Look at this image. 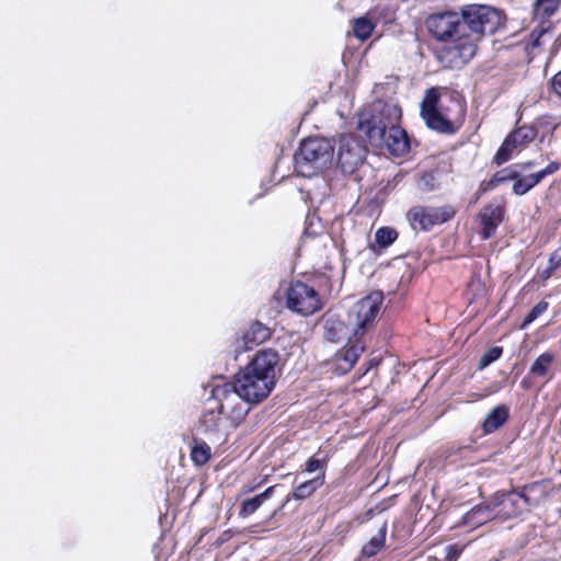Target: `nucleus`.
<instances>
[{
    "mask_svg": "<svg viewBox=\"0 0 561 561\" xmlns=\"http://www.w3.org/2000/svg\"><path fill=\"white\" fill-rule=\"evenodd\" d=\"M280 357L274 348H262L233 376L230 386L252 404L265 400L276 386Z\"/></svg>",
    "mask_w": 561,
    "mask_h": 561,
    "instance_id": "nucleus-1",
    "label": "nucleus"
},
{
    "mask_svg": "<svg viewBox=\"0 0 561 561\" xmlns=\"http://www.w3.org/2000/svg\"><path fill=\"white\" fill-rule=\"evenodd\" d=\"M467 102L457 91L448 88H430L421 102V117L426 126L442 135H455L463 126Z\"/></svg>",
    "mask_w": 561,
    "mask_h": 561,
    "instance_id": "nucleus-2",
    "label": "nucleus"
},
{
    "mask_svg": "<svg viewBox=\"0 0 561 561\" xmlns=\"http://www.w3.org/2000/svg\"><path fill=\"white\" fill-rule=\"evenodd\" d=\"M383 296L379 291L370 293L356 302L354 307L355 327L347 344L337 351L352 368L366 348L364 336L374 330L380 314Z\"/></svg>",
    "mask_w": 561,
    "mask_h": 561,
    "instance_id": "nucleus-3",
    "label": "nucleus"
},
{
    "mask_svg": "<svg viewBox=\"0 0 561 561\" xmlns=\"http://www.w3.org/2000/svg\"><path fill=\"white\" fill-rule=\"evenodd\" d=\"M401 117L402 111L398 104L377 100L360 113L357 128L370 145L381 146L387 131L399 125Z\"/></svg>",
    "mask_w": 561,
    "mask_h": 561,
    "instance_id": "nucleus-4",
    "label": "nucleus"
},
{
    "mask_svg": "<svg viewBox=\"0 0 561 561\" xmlns=\"http://www.w3.org/2000/svg\"><path fill=\"white\" fill-rule=\"evenodd\" d=\"M334 154V144L324 137H309L301 140L294 154L295 170L305 178L319 174L331 165Z\"/></svg>",
    "mask_w": 561,
    "mask_h": 561,
    "instance_id": "nucleus-5",
    "label": "nucleus"
},
{
    "mask_svg": "<svg viewBox=\"0 0 561 561\" xmlns=\"http://www.w3.org/2000/svg\"><path fill=\"white\" fill-rule=\"evenodd\" d=\"M435 39L434 54L445 68H462L478 50V44L472 37H435Z\"/></svg>",
    "mask_w": 561,
    "mask_h": 561,
    "instance_id": "nucleus-6",
    "label": "nucleus"
},
{
    "mask_svg": "<svg viewBox=\"0 0 561 561\" xmlns=\"http://www.w3.org/2000/svg\"><path fill=\"white\" fill-rule=\"evenodd\" d=\"M217 381L213 385L210 397L218 402L219 411L227 416L229 428L236 430L245 420L250 412L249 404L252 403L243 400L224 377H218Z\"/></svg>",
    "mask_w": 561,
    "mask_h": 561,
    "instance_id": "nucleus-7",
    "label": "nucleus"
},
{
    "mask_svg": "<svg viewBox=\"0 0 561 561\" xmlns=\"http://www.w3.org/2000/svg\"><path fill=\"white\" fill-rule=\"evenodd\" d=\"M462 26L478 35H493L502 31L506 24V15L502 10L486 4H466L461 7Z\"/></svg>",
    "mask_w": 561,
    "mask_h": 561,
    "instance_id": "nucleus-8",
    "label": "nucleus"
},
{
    "mask_svg": "<svg viewBox=\"0 0 561 561\" xmlns=\"http://www.w3.org/2000/svg\"><path fill=\"white\" fill-rule=\"evenodd\" d=\"M457 214V208L451 204L440 206L417 204L405 213V220L415 232H430L436 226L451 221Z\"/></svg>",
    "mask_w": 561,
    "mask_h": 561,
    "instance_id": "nucleus-9",
    "label": "nucleus"
},
{
    "mask_svg": "<svg viewBox=\"0 0 561 561\" xmlns=\"http://www.w3.org/2000/svg\"><path fill=\"white\" fill-rule=\"evenodd\" d=\"M285 306L288 310L308 317L323 307L320 294L302 280H291L285 291Z\"/></svg>",
    "mask_w": 561,
    "mask_h": 561,
    "instance_id": "nucleus-10",
    "label": "nucleus"
},
{
    "mask_svg": "<svg viewBox=\"0 0 561 561\" xmlns=\"http://www.w3.org/2000/svg\"><path fill=\"white\" fill-rule=\"evenodd\" d=\"M366 142V138L363 140L353 134L340 136L337 162L344 172L352 173L364 163L368 152Z\"/></svg>",
    "mask_w": 561,
    "mask_h": 561,
    "instance_id": "nucleus-11",
    "label": "nucleus"
},
{
    "mask_svg": "<svg viewBox=\"0 0 561 561\" xmlns=\"http://www.w3.org/2000/svg\"><path fill=\"white\" fill-rule=\"evenodd\" d=\"M491 510L494 511L499 520H507L515 518L523 513V506L517 489L513 488L511 491H496L489 497Z\"/></svg>",
    "mask_w": 561,
    "mask_h": 561,
    "instance_id": "nucleus-12",
    "label": "nucleus"
},
{
    "mask_svg": "<svg viewBox=\"0 0 561 561\" xmlns=\"http://www.w3.org/2000/svg\"><path fill=\"white\" fill-rule=\"evenodd\" d=\"M425 26L431 35H457L462 27V12L432 13L425 19Z\"/></svg>",
    "mask_w": 561,
    "mask_h": 561,
    "instance_id": "nucleus-13",
    "label": "nucleus"
},
{
    "mask_svg": "<svg viewBox=\"0 0 561 561\" xmlns=\"http://www.w3.org/2000/svg\"><path fill=\"white\" fill-rule=\"evenodd\" d=\"M506 209L504 205L488 203L477 215L480 224V239L486 241L496 234L499 226L504 221Z\"/></svg>",
    "mask_w": 561,
    "mask_h": 561,
    "instance_id": "nucleus-14",
    "label": "nucleus"
},
{
    "mask_svg": "<svg viewBox=\"0 0 561 561\" xmlns=\"http://www.w3.org/2000/svg\"><path fill=\"white\" fill-rule=\"evenodd\" d=\"M221 415L224 414L217 408V410L205 411L199 419L198 428L213 442L225 443L231 430L229 424L225 423Z\"/></svg>",
    "mask_w": 561,
    "mask_h": 561,
    "instance_id": "nucleus-15",
    "label": "nucleus"
},
{
    "mask_svg": "<svg viewBox=\"0 0 561 561\" xmlns=\"http://www.w3.org/2000/svg\"><path fill=\"white\" fill-rule=\"evenodd\" d=\"M554 355L550 352L541 353L531 364L526 377L520 381L523 390H530L533 388L531 377L546 378V381L552 379L553 374H550Z\"/></svg>",
    "mask_w": 561,
    "mask_h": 561,
    "instance_id": "nucleus-16",
    "label": "nucleus"
},
{
    "mask_svg": "<svg viewBox=\"0 0 561 561\" xmlns=\"http://www.w3.org/2000/svg\"><path fill=\"white\" fill-rule=\"evenodd\" d=\"M382 144H385L389 152L396 157H401L410 150L408 133L400 124L387 131Z\"/></svg>",
    "mask_w": 561,
    "mask_h": 561,
    "instance_id": "nucleus-17",
    "label": "nucleus"
},
{
    "mask_svg": "<svg viewBox=\"0 0 561 561\" xmlns=\"http://www.w3.org/2000/svg\"><path fill=\"white\" fill-rule=\"evenodd\" d=\"M272 329L260 322L254 321L242 335L244 351H251L272 337Z\"/></svg>",
    "mask_w": 561,
    "mask_h": 561,
    "instance_id": "nucleus-18",
    "label": "nucleus"
},
{
    "mask_svg": "<svg viewBox=\"0 0 561 561\" xmlns=\"http://www.w3.org/2000/svg\"><path fill=\"white\" fill-rule=\"evenodd\" d=\"M516 489L525 506H537L548 495L543 480Z\"/></svg>",
    "mask_w": 561,
    "mask_h": 561,
    "instance_id": "nucleus-19",
    "label": "nucleus"
},
{
    "mask_svg": "<svg viewBox=\"0 0 561 561\" xmlns=\"http://www.w3.org/2000/svg\"><path fill=\"white\" fill-rule=\"evenodd\" d=\"M494 511L491 510L490 501L486 499L467 512L463 516V523L473 527L481 526L490 520L497 519Z\"/></svg>",
    "mask_w": 561,
    "mask_h": 561,
    "instance_id": "nucleus-20",
    "label": "nucleus"
},
{
    "mask_svg": "<svg viewBox=\"0 0 561 561\" xmlns=\"http://www.w3.org/2000/svg\"><path fill=\"white\" fill-rule=\"evenodd\" d=\"M510 417V410L506 405H497L491 410L482 423L485 434H491L503 426Z\"/></svg>",
    "mask_w": 561,
    "mask_h": 561,
    "instance_id": "nucleus-21",
    "label": "nucleus"
},
{
    "mask_svg": "<svg viewBox=\"0 0 561 561\" xmlns=\"http://www.w3.org/2000/svg\"><path fill=\"white\" fill-rule=\"evenodd\" d=\"M388 524L383 522L376 536H374L360 550L363 558H373L377 556L386 547Z\"/></svg>",
    "mask_w": 561,
    "mask_h": 561,
    "instance_id": "nucleus-22",
    "label": "nucleus"
},
{
    "mask_svg": "<svg viewBox=\"0 0 561 561\" xmlns=\"http://www.w3.org/2000/svg\"><path fill=\"white\" fill-rule=\"evenodd\" d=\"M323 484V474H317L314 478L298 484L293 490L291 496L297 501L307 500L311 497Z\"/></svg>",
    "mask_w": 561,
    "mask_h": 561,
    "instance_id": "nucleus-23",
    "label": "nucleus"
},
{
    "mask_svg": "<svg viewBox=\"0 0 561 561\" xmlns=\"http://www.w3.org/2000/svg\"><path fill=\"white\" fill-rule=\"evenodd\" d=\"M517 148H525L537 138L536 126L523 125L507 135Z\"/></svg>",
    "mask_w": 561,
    "mask_h": 561,
    "instance_id": "nucleus-24",
    "label": "nucleus"
},
{
    "mask_svg": "<svg viewBox=\"0 0 561 561\" xmlns=\"http://www.w3.org/2000/svg\"><path fill=\"white\" fill-rule=\"evenodd\" d=\"M540 183L538 176L536 173H531L528 175H520L517 172V176L514 179V184L512 187L513 194L517 196L525 195L528 193L531 188H534L536 185Z\"/></svg>",
    "mask_w": 561,
    "mask_h": 561,
    "instance_id": "nucleus-25",
    "label": "nucleus"
},
{
    "mask_svg": "<svg viewBox=\"0 0 561 561\" xmlns=\"http://www.w3.org/2000/svg\"><path fill=\"white\" fill-rule=\"evenodd\" d=\"M369 14L376 26L379 24L387 25L396 21V11L386 4H377L370 9Z\"/></svg>",
    "mask_w": 561,
    "mask_h": 561,
    "instance_id": "nucleus-26",
    "label": "nucleus"
},
{
    "mask_svg": "<svg viewBox=\"0 0 561 561\" xmlns=\"http://www.w3.org/2000/svg\"><path fill=\"white\" fill-rule=\"evenodd\" d=\"M541 37H530L528 41H522L514 47L522 48L525 53L526 61L531 62L542 50Z\"/></svg>",
    "mask_w": 561,
    "mask_h": 561,
    "instance_id": "nucleus-27",
    "label": "nucleus"
},
{
    "mask_svg": "<svg viewBox=\"0 0 561 561\" xmlns=\"http://www.w3.org/2000/svg\"><path fill=\"white\" fill-rule=\"evenodd\" d=\"M399 237L398 231L388 226L380 227L375 232V242L380 249H387Z\"/></svg>",
    "mask_w": 561,
    "mask_h": 561,
    "instance_id": "nucleus-28",
    "label": "nucleus"
},
{
    "mask_svg": "<svg viewBox=\"0 0 561 561\" xmlns=\"http://www.w3.org/2000/svg\"><path fill=\"white\" fill-rule=\"evenodd\" d=\"M190 456L193 463L201 467L210 459L211 449L205 442H198L192 447Z\"/></svg>",
    "mask_w": 561,
    "mask_h": 561,
    "instance_id": "nucleus-29",
    "label": "nucleus"
},
{
    "mask_svg": "<svg viewBox=\"0 0 561 561\" xmlns=\"http://www.w3.org/2000/svg\"><path fill=\"white\" fill-rule=\"evenodd\" d=\"M375 28L376 24L367 11L365 15L354 19L352 32L353 35H371Z\"/></svg>",
    "mask_w": 561,
    "mask_h": 561,
    "instance_id": "nucleus-30",
    "label": "nucleus"
},
{
    "mask_svg": "<svg viewBox=\"0 0 561 561\" xmlns=\"http://www.w3.org/2000/svg\"><path fill=\"white\" fill-rule=\"evenodd\" d=\"M329 458L323 457L319 458L318 454H314L310 458H308L305 462L302 472L305 473H313L318 472V474H323V482H325V470L328 467Z\"/></svg>",
    "mask_w": 561,
    "mask_h": 561,
    "instance_id": "nucleus-31",
    "label": "nucleus"
},
{
    "mask_svg": "<svg viewBox=\"0 0 561 561\" xmlns=\"http://www.w3.org/2000/svg\"><path fill=\"white\" fill-rule=\"evenodd\" d=\"M518 149L511 140L508 136L505 137L504 141L495 152L493 162L496 165H502L512 159L513 152Z\"/></svg>",
    "mask_w": 561,
    "mask_h": 561,
    "instance_id": "nucleus-32",
    "label": "nucleus"
},
{
    "mask_svg": "<svg viewBox=\"0 0 561 561\" xmlns=\"http://www.w3.org/2000/svg\"><path fill=\"white\" fill-rule=\"evenodd\" d=\"M325 337L331 342H339L344 335L345 324L337 320H328L324 325Z\"/></svg>",
    "mask_w": 561,
    "mask_h": 561,
    "instance_id": "nucleus-33",
    "label": "nucleus"
},
{
    "mask_svg": "<svg viewBox=\"0 0 561 561\" xmlns=\"http://www.w3.org/2000/svg\"><path fill=\"white\" fill-rule=\"evenodd\" d=\"M561 0H537L536 11L545 19L551 18L559 9Z\"/></svg>",
    "mask_w": 561,
    "mask_h": 561,
    "instance_id": "nucleus-34",
    "label": "nucleus"
},
{
    "mask_svg": "<svg viewBox=\"0 0 561 561\" xmlns=\"http://www.w3.org/2000/svg\"><path fill=\"white\" fill-rule=\"evenodd\" d=\"M549 308V302L546 300L539 301L524 318L519 324L520 330H525L530 323H533L538 317L543 314Z\"/></svg>",
    "mask_w": 561,
    "mask_h": 561,
    "instance_id": "nucleus-35",
    "label": "nucleus"
},
{
    "mask_svg": "<svg viewBox=\"0 0 561 561\" xmlns=\"http://www.w3.org/2000/svg\"><path fill=\"white\" fill-rule=\"evenodd\" d=\"M262 504L263 503L257 495L245 499L244 501H242L240 505L239 516L241 518H247L251 516L262 506Z\"/></svg>",
    "mask_w": 561,
    "mask_h": 561,
    "instance_id": "nucleus-36",
    "label": "nucleus"
},
{
    "mask_svg": "<svg viewBox=\"0 0 561 561\" xmlns=\"http://www.w3.org/2000/svg\"><path fill=\"white\" fill-rule=\"evenodd\" d=\"M503 354L502 346H492L490 347L479 359L478 369L482 370L491 365L493 362L497 360Z\"/></svg>",
    "mask_w": 561,
    "mask_h": 561,
    "instance_id": "nucleus-37",
    "label": "nucleus"
},
{
    "mask_svg": "<svg viewBox=\"0 0 561 561\" xmlns=\"http://www.w3.org/2000/svg\"><path fill=\"white\" fill-rule=\"evenodd\" d=\"M531 126H536L537 134L539 133V129H543L550 134H553L554 130L559 127V123L553 122V118L550 115H543L536 118Z\"/></svg>",
    "mask_w": 561,
    "mask_h": 561,
    "instance_id": "nucleus-38",
    "label": "nucleus"
},
{
    "mask_svg": "<svg viewBox=\"0 0 561 561\" xmlns=\"http://www.w3.org/2000/svg\"><path fill=\"white\" fill-rule=\"evenodd\" d=\"M332 366L334 373L337 375H345L351 371L353 368L351 364H348L342 356L336 352L332 358Z\"/></svg>",
    "mask_w": 561,
    "mask_h": 561,
    "instance_id": "nucleus-39",
    "label": "nucleus"
},
{
    "mask_svg": "<svg viewBox=\"0 0 561 561\" xmlns=\"http://www.w3.org/2000/svg\"><path fill=\"white\" fill-rule=\"evenodd\" d=\"M494 176L499 179L500 184H503L508 181H514V179L517 176V171L514 170L512 167H507L495 172Z\"/></svg>",
    "mask_w": 561,
    "mask_h": 561,
    "instance_id": "nucleus-40",
    "label": "nucleus"
},
{
    "mask_svg": "<svg viewBox=\"0 0 561 561\" xmlns=\"http://www.w3.org/2000/svg\"><path fill=\"white\" fill-rule=\"evenodd\" d=\"M561 168V163L558 161L549 162L543 169L535 172L541 182L546 176L554 174Z\"/></svg>",
    "mask_w": 561,
    "mask_h": 561,
    "instance_id": "nucleus-41",
    "label": "nucleus"
},
{
    "mask_svg": "<svg viewBox=\"0 0 561 561\" xmlns=\"http://www.w3.org/2000/svg\"><path fill=\"white\" fill-rule=\"evenodd\" d=\"M463 551V546L458 543L449 545L446 547V561H456Z\"/></svg>",
    "mask_w": 561,
    "mask_h": 561,
    "instance_id": "nucleus-42",
    "label": "nucleus"
},
{
    "mask_svg": "<svg viewBox=\"0 0 561 561\" xmlns=\"http://www.w3.org/2000/svg\"><path fill=\"white\" fill-rule=\"evenodd\" d=\"M548 266L554 272L561 267V248L556 249L549 256Z\"/></svg>",
    "mask_w": 561,
    "mask_h": 561,
    "instance_id": "nucleus-43",
    "label": "nucleus"
},
{
    "mask_svg": "<svg viewBox=\"0 0 561 561\" xmlns=\"http://www.w3.org/2000/svg\"><path fill=\"white\" fill-rule=\"evenodd\" d=\"M551 89L553 93L561 100V70L551 78Z\"/></svg>",
    "mask_w": 561,
    "mask_h": 561,
    "instance_id": "nucleus-44",
    "label": "nucleus"
},
{
    "mask_svg": "<svg viewBox=\"0 0 561 561\" xmlns=\"http://www.w3.org/2000/svg\"><path fill=\"white\" fill-rule=\"evenodd\" d=\"M275 488L276 485H271L267 489H265L262 493L256 494L259 499L262 501V503H264L265 501L273 496Z\"/></svg>",
    "mask_w": 561,
    "mask_h": 561,
    "instance_id": "nucleus-45",
    "label": "nucleus"
},
{
    "mask_svg": "<svg viewBox=\"0 0 561 561\" xmlns=\"http://www.w3.org/2000/svg\"><path fill=\"white\" fill-rule=\"evenodd\" d=\"M493 185H492V182L490 180H484L480 183V186H479V194L482 195L491 190H493Z\"/></svg>",
    "mask_w": 561,
    "mask_h": 561,
    "instance_id": "nucleus-46",
    "label": "nucleus"
},
{
    "mask_svg": "<svg viewBox=\"0 0 561 561\" xmlns=\"http://www.w3.org/2000/svg\"><path fill=\"white\" fill-rule=\"evenodd\" d=\"M554 273V271L547 266V268H545L543 271L540 272V278L542 280H547L548 278H550L552 276V274Z\"/></svg>",
    "mask_w": 561,
    "mask_h": 561,
    "instance_id": "nucleus-47",
    "label": "nucleus"
},
{
    "mask_svg": "<svg viewBox=\"0 0 561 561\" xmlns=\"http://www.w3.org/2000/svg\"><path fill=\"white\" fill-rule=\"evenodd\" d=\"M374 516V510L373 508H369L368 511L365 512V514L363 515L362 519H360V523H365L367 520H369L370 518H373Z\"/></svg>",
    "mask_w": 561,
    "mask_h": 561,
    "instance_id": "nucleus-48",
    "label": "nucleus"
},
{
    "mask_svg": "<svg viewBox=\"0 0 561 561\" xmlns=\"http://www.w3.org/2000/svg\"><path fill=\"white\" fill-rule=\"evenodd\" d=\"M490 181L492 182V185H493L494 188L497 187L499 185H501L500 182H499V179H496V176H494V174L492 175Z\"/></svg>",
    "mask_w": 561,
    "mask_h": 561,
    "instance_id": "nucleus-49",
    "label": "nucleus"
},
{
    "mask_svg": "<svg viewBox=\"0 0 561 561\" xmlns=\"http://www.w3.org/2000/svg\"><path fill=\"white\" fill-rule=\"evenodd\" d=\"M561 46V37L560 38H557V41L554 42L553 44V48H554V51L553 54H556L559 49V47Z\"/></svg>",
    "mask_w": 561,
    "mask_h": 561,
    "instance_id": "nucleus-50",
    "label": "nucleus"
},
{
    "mask_svg": "<svg viewBox=\"0 0 561 561\" xmlns=\"http://www.w3.org/2000/svg\"><path fill=\"white\" fill-rule=\"evenodd\" d=\"M525 167H531L533 165V162H527L524 164Z\"/></svg>",
    "mask_w": 561,
    "mask_h": 561,
    "instance_id": "nucleus-51",
    "label": "nucleus"
},
{
    "mask_svg": "<svg viewBox=\"0 0 561 561\" xmlns=\"http://www.w3.org/2000/svg\"><path fill=\"white\" fill-rule=\"evenodd\" d=\"M538 35H539V36L545 35V31H542V30H541V31L538 33Z\"/></svg>",
    "mask_w": 561,
    "mask_h": 561,
    "instance_id": "nucleus-52",
    "label": "nucleus"
},
{
    "mask_svg": "<svg viewBox=\"0 0 561 561\" xmlns=\"http://www.w3.org/2000/svg\"><path fill=\"white\" fill-rule=\"evenodd\" d=\"M358 38H359L360 41H363V42H364V41H365V39H367L368 37L362 36V37H358Z\"/></svg>",
    "mask_w": 561,
    "mask_h": 561,
    "instance_id": "nucleus-53",
    "label": "nucleus"
}]
</instances>
